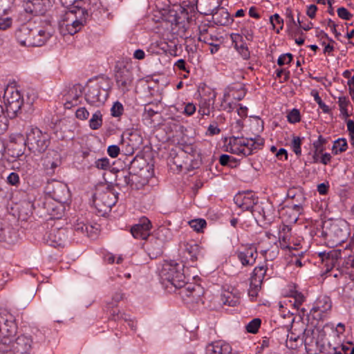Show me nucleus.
Listing matches in <instances>:
<instances>
[{
	"mask_svg": "<svg viewBox=\"0 0 354 354\" xmlns=\"http://www.w3.org/2000/svg\"><path fill=\"white\" fill-rule=\"evenodd\" d=\"M342 266L345 270H354V252L344 259Z\"/></svg>",
	"mask_w": 354,
	"mask_h": 354,
	"instance_id": "774afa93",
	"label": "nucleus"
},
{
	"mask_svg": "<svg viewBox=\"0 0 354 354\" xmlns=\"http://www.w3.org/2000/svg\"><path fill=\"white\" fill-rule=\"evenodd\" d=\"M174 68L185 72L187 74L190 73V66L187 65L186 61L183 59L177 60L174 64Z\"/></svg>",
	"mask_w": 354,
	"mask_h": 354,
	"instance_id": "69168bd1",
	"label": "nucleus"
},
{
	"mask_svg": "<svg viewBox=\"0 0 354 354\" xmlns=\"http://www.w3.org/2000/svg\"><path fill=\"white\" fill-rule=\"evenodd\" d=\"M171 16L173 17V19L170 20L171 23L176 26H181L183 28H185L186 25L192 21V16L184 8H180L179 12H175V14Z\"/></svg>",
	"mask_w": 354,
	"mask_h": 354,
	"instance_id": "473e14b6",
	"label": "nucleus"
},
{
	"mask_svg": "<svg viewBox=\"0 0 354 354\" xmlns=\"http://www.w3.org/2000/svg\"><path fill=\"white\" fill-rule=\"evenodd\" d=\"M246 93L247 90L243 84L234 83L225 88L223 94V100H227L230 97H232L237 101H241L245 97Z\"/></svg>",
	"mask_w": 354,
	"mask_h": 354,
	"instance_id": "aec40b11",
	"label": "nucleus"
},
{
	"mask_svg": "<svg viewBox=\"0 0 354 354\" xmlns=\"http://www.w3.org/2000/svg\"><path fill=\"white\" fill-rule=\"evenodd\" d=\"M86 3L87 8H82L80 6L71 7L62 15L59 22V32L62 35H73L79 32L89 17L95 21L109 18V10L100 0H87Z\"/></svg>",
	"mask_w": 354,
	"mask_h": 354,
	"instance_id": "f257e3e1",
	"label": "nucleus"
},
{
	"mask_svg": "<svg viewBox=\"0 0 354 354\" xmlns=\"http://www.w3.org/2000/svg\"><path fill=\"white\" fill-rule=\"evenodd\" d=\"M287 198L294 201L295 202L294 205H301L302 207L306 200L304 190L300 186L290 187L287 192Z\"/></svg>",
	"mask_w": 354,
	"mask_h": 354,
	"instance_id": "72a5a7b5",
	"label": "nucleus"
},
{
	"mask_svg": "<svg viewBox=\"0 0 354 354\" xmlns=\"http://www.w3.org/2000/svg\"><path fill=\"white\" fill-rule=\"evenodd\" d=\"M30 24H21L15 32L17 41L22 46H27L30 39L32 28Z\"/></svg>",
	"mask_w": 354,
	"mask_h": 354,
	"instance_id": "bb28decb",
	"label": "nucleus"
},
{
	"mask_svg": "<svg viewBox=\"0 0 354 354\" xmlns=\"http://www.w3.org/2000/svg\"><path fill=\"white\" fill-rule=\"evenodd\" d=\"M151 223H138L131 227V233L136 239H145L150 234Z\"/></svg>",
	"mask_w": 354,
	"mask_h": 354,
	"instance_id": "c85d7f7f",
	"label": "nucleus"
},
{
	"mask_svg": "<svg viewBox=\"0 0 354 354\" xmlns=\"http://www.w3.org/2000/svg\"><path fill=\"white\" fill-rule=\"evenodd\" d=\"M145 184V180L136 174H131V188L132 189H140Z\"/></svg>",
	"mask_w": 354,
	"mask_h": 354,
	"instance_id": "6e6d98bb",
	"label": "nucleus"
},
{
	"mask_svg": "<svg viewBox=\"0 0 354 354\" xmlns=\"http://www.w3.org/2000/svg\"><path fill=\"white\" fill-rule=\"evenodd\" d=\"M287 120L291 124H295L301 120L300 112L297 109H292L287 115Z\"/></svg>",
	"mask_w": 354,
	"mask_h": 354,
	"instance_id": "0e129e2a",
	"label": "nucleus"
},
{
	"mask_svg": "<svg viewBox=\"0 0 354 354\" xmlns=\"http://www.w3.org/2000/svg\"><path fill=\"white\" fill-rule=\"evenodd\" d=\"M86 236L95 238L100 231V225L99 223H86Z\"/></svg>",
	"mask_w": 354,
	"mask_h": 354,
	"instance_id": "3c124183",
	"label": "nucleus"
},
{
	"mask_svg": "<svg viewBox=\"0 0 354 354\" xmlns=\"http://www.w3.org/2000/svg\"><path fill=\"white\" fill-rule=\"evenodd\" d=\"M61 207H50V205L47 208V211L48 212V214L50 216V220H58L60 219L62 216L64 206V205L61 204Z\"/></svg>",
	"mask_w": 354,
	"mask_h": 354,
	"instance_id": "603ef678",
	"label": "nucleus"
},
{
	"mask_svg": "<svg viewBox=\"0 0 354 354\" xmlns=\"http://www.w3.org/2000/svg\"><path fill=\"white\" fill-rule=\"evenodd\" d=\"M176 148H178L185 152L186 155L189 156H192L194 158V154L196 153V149L191 144H187L186 142H178L175 146Z\"/></svg>",
	"mask_w": 354,
	"mask_h": 354,
	"instance_id": "4d7b16f0",
	"label": "nucleus"
},
{
	"mask_svg": "<svg viewBox=\"0 0 354 354\" xmlns=\"http://www.w3.org/2000/svg\"><path fill=\"white\" fill-rule=\"evenodd\" d=\"M330 346L329 343L327 354H354V346L351 343L342 344L333 348Z\"/></svg>",
	"mask_w": 354,
	"mask_h": 354,
	"instance_id": "58836bf2",
	"label": "nucleus"
},
{
	"mask_svg": "<svg viewBox=\"0 0 354 354\" xmlns=\"http://www.w3.org/2000/svg\"><path fill=\"white\" fill-rule=\"evenodd\" d=\"M169 160L170 163L176 166L178 171H189L199 167L200 162L194 160V157L186 155L178 148H171L169 151Z\"/></svg>",
	"mask_w": 354,
	"mask_h": 354,
	"instance_id": "6e6552de",
	"label": "nucleus"
},
{
	"mask_svg": "<svg viewBox=\"0 0 354 354\" xmlns=\"http://www.w3.org/2000/svg\"><path fill=\"white\" fill-rule=\"evenodd\" d=\"M285 16L288 32L292 36H296L298 30V28H297V21L295 20L294 15L290 8H286Z\"/></svg>",
	"mask_w": 354,
	"mask_h": 354,
	"instance_id": "e433bc0d",
	"label": "nucleus"
},
{
	"mask_svg": "<svg viewBox=\"0 0 354 354\" xmlns=\"http://www.w3.org/2000/svg\"><path fill=\"white\" fill-rule=\"evenodd\" d=\"M210 100H201L199 104L198 113L202 116L210 114Z\"/></svg>",
	"mask_w": 354,
	"mask_h": 354,
	"instance_id": "052dcab7",
	"label": "nucleus"
},
{
	"mask_svg": "<svg viewBox=\"0 0 354 354\" xmlns=\"http://www.w3.org/2000/svg\"><path fill=\"white\" fill-rule=\"evenodd\" d=\"M237 257L243 266H252L257 257V248L252 244L243 246L237 252Z\"/></svg>",
	"mask_w": 354,
	"mask_h": 354,
	"instance_id": "a211bd4d",
	"label": "nucleus"
},
{
	"mask_svg": "<svg viewBox=\"0 0 354 354\" xmlns=\"http://www.w3.org/2000/svg\"><path fill=\"white\" fill-rule=\"evenodd\" d=\"M230 37L234 48L242 58L245 60L249 59L250 57V52L243 37H242V35L239 33H232Z\"/></svg>",
	"mask_w": 354,
	"mask_h": 354,
	"instance_id": "5701e85b",
	"label": "nucleus"
},
{
	"mask_svg": "<svg viewBox=\"0 0 354 354\" xmlns=\"http://www.w3.org/2000/svg\"><path fill=\"white\" fill-rule=\"evenodd\" d=\"M163 241L159 238H152L145 244V248L151 259H156L162 254Z\"/></svg>",
	"mask_w": 354,
	"mask_h": 354,
	"instance_id": "393cba45",
	"label": "nucleus"
},
{
	"mask_svg": "<svg viewBox=\"0 0 354 354\" xmlns=\"http://www.w3.org/2000/svg\"><path fill=\"white\" fill-rule=\"evenodd\" d=\"M327 143V139L319 135L317 140L315 141L313 144L314 150L317 152L323 153L325 150V145Z\"/></svg>",
	"mask_w": 354,
	"mask_h": 354,
	"instance_id": "680f3d73",
	"label": "nucleus"
},
{
	"mask_svg": "<svg viewBox=\"0 0 354 354\" xmlns=\"http://www.w3.org/2000/svg\"><path fill=\"white\" fill-rule=\"evenodd\" d=\"M276 228L277 230L275 231L270 230L269 232H266L267 236L270 238V236L272 235L276 237L275 234H277L281 248L290 250L291 248L290 245L291 226L285 225L284 223H279Z\"/></svg>",
	"mask_w": 354,
	"mask_h": 354,
	"instance_id": "9b49d317",
	"label": "nucleus"
},
{
	"mask_svg": "<svg viewBox=\"0 0 354 354\" xmlns=\"http://www.w3.org/2000/svg\"><path fill=\"white\" fill-rule=\"evenodd\" d=\"M258 200L252 192H239L234 197V203L245 214L258 203Z\"/></svg>",
	"mask_w": 354,
	"mask_h": 354,
	"instance_id": "dca6fc26",
	"label": "nucleus"
},
{
	"mask_svg": "<svg viewBox=\"0 0 354 354\" xmlns=\"http://www.w3.org/2000/svg\"><path fill=\"white\" fill-rule=\"evenodd\" d=\"M255 26L254 21L248 19L244 21L243 26L241 28V33L242 37L245 38L250 41H252L254 39V31Z\"/></svg>",
	"mask_w": 354,
	"mask_h": 354,
	"instance_id": "ea45409f",
	"label": "nucleus"
},
{
	"mask_svg": "<svg viewBox=\"0 0 354 354\" xmlns=\"http://www.w3.org/2000/svg\"><path fill=\"white\" fill-rule=\"evenodd\" d=\"M270 21L272 26L273 30L276 31L277 33H279L280 30H281L283 28V19L280 17V15L277 13L270 16Z\"/></svg>",
	"mask_w": 354,
	"mask_h": 354,
	"instance_id": "8fccbe9b",
	"label": "nucleus"
},
{
	"mask_svg": "<svg viewBox=\"0 0 354 354\" xmlns=\"http://www.w3.org/2000/svg\"><path fill=\"white\" fill-rule=\"evenodd\" d=\"M221 301L223 304L229 306H235L239 304V299L234 297L230 292L223 294L221 296Z\"/></svg>",
	"mask_w": 354,
	"mask_h": 354,
	"instance_id": "864d4df0",
	"label": "nucleus"
},
{
	"mask_svg": "<svg viewBox=\"0 0 354 354\" xmlns=\"http://www.w3.org/2000/svg\"><path fill=\"white\" fill-rule=\"evenodd\" d=\"M131 172L122 171L116 175L115 185L120 187H131Z\"/></svg>",
	"mask_w": 354,
	"mask_h": 354,
	"instance_id": "37998d69",
	"label": "nucleus"
},
{
	"mask_svg": "<svg viewBox=\"0 0 354 354\" xmlns=\"http://www.w3.org/2000/svg\"><path fill=\"white\" fill-rule=\"evenodd\" d=\"M118 194L112 185H100L95 189L93 203L98 216H104L117 203Z\"/></svg>",
	"mask_w": 354,
	"mask_h": 354,
	"instance_id": "7ed1b4c3",
	"label": "nucleus"
},
{
	"mask_svg": "<svg viewBox=\"0 0 354 354\" xmlns=\"http://www.w3.org/2000/svg\"><path fill=\"white\" fill-rule=\"evenodd\" d=\"M89 127L92 130H97L102 126L103 123L102 114L100 111H96L93 115L91 118L89 120Z\"/></svg>",
	"mask_w": 354,
	"mask_h": 354,
	"instance_id": "a18cd8bd",
	"label": "nucleus"
},
{
	"mask_svg": "<svg viewBox=\"0 0 354 354\" xmlns=\"http://www.w3.org/2000/svg\"><path fill=\"white\" fill-rule=\"evenodd\" d=\"M348 149L347 140L344 138H339L334 141L333 146L332 148L333 153L337 155L344 152Z\"/></svg>",
	"mask_w": 354,
	"mask_h": 354,
	"instance_id": "49530a36",
	"label": "nucleus"
},
{
	"mask_svg": "<svg viewBox=\"0 0 354 354\" xmlns=\"http://www.w3.org/2000/svg\"><path fill=\"white\" fill-rule=\"evenodd\" d=\"M87 0H59L61 4L69 10V8L80 6L82 8H87Z\"/></svg>",
	"mask_w": 354,
	"mask_h": 354,
	"instance_id": "5fc2aeb1",
	"label": "nucleus"
},
{
	"mask_svg": "<svg viewBox=\"0 0 354 354\" xmlns=\"http://www.w3.org/2000/svg\"><path fill=\"white\" fill-rule=\"evenodd\" d=\"M266 271L267 268L263 266L256 267L254 269L250 278V282H252V285L256 287L257 286H261L266 276Z\"/></svg>",
	"mask_w": 354,
	"mask_h": 354,
	"instance_id": "4c0bfd02",
	"label": "nucleus"
},
{
	"mask_svg": "<svg viewBox=\"0 0 354 354\" xmlns=\"http://www.w3.org/2000/svg\"><path fill=\"white\" fill-rule=\"evenodd\" d=\"M180 248L187 253L192 262L196 261L204 256L202 247L194 241L181 243Z\"/></svg>",
	"mask_w": 354,
	"mask_h": 354,
	"instance_id": "412c9836",
	"label": "nucleus"
},
{
	"mask_svg": "<svg viewBox=\"0 0 354 354\" xmlns=\"http://www.w3.org/2000/svg\"><path fill=\"white\" fill-rule=\"evenodd\" d=\"M219 163L224 167L236 168L240 164V160L227 154H222L219 157Z\"/></svg>",
	"mask_w": 354,
	"mask_h": 354,
	"instance_id": "c03bdc74",
	"label": "nucleus"
},
{
	"mask_svg": "<svg viewBox=\"0 0 354 354\" xmlns=\"http://www.w3.org/2000/svg\"><path fill=\"white\" fill-rule=\"evenodd\" d=\"M50 37L51 35L46 30L42 28H32L30 39L28 41V47L41 46L46 43Z\"/></svg>",
	"mask_w": 354,
	"mask_h": 354,
	"instance_id": "6ab92c4d",
	"label": "nucleus"
},
{
	"mask_svg": "<svg viewBox=\"0 0 354 354\" xmlns=\"http://www.w3.org/2000/svg\"><path fill=\"white\" fill-rule=\"evenodd\" d=\"M290 297H292L294 299V301L292 304V306H294V308L297 310H301V311L302 312V316H304L306 313V309L304 308H301V307L306 299L304 295L301 292H300L296 290H290Z\"/></svg>",
	"mask_w": 354,
	"mask_h": 354,
	"instance_id": "a19ab883",
	"label": "nucleus"
},
{
	"mask_svg": "<svg viewBox=\"0 0 354 354\" xmlns=\"http://www.w3.org/2000/svg\"><path fill=\"white\" fill-rule=\"evenodd\" d=\"M111 115L115 118L120 117L124 112V106L120 102L117 101L113 103L111 109Z\"/></svg>",
	"mask_w": 354,
	"mask_h": 354,
	"instance_id": "e2e57ef3",
	"label": "nucleus"
},
{
	"mask_svg": "<svg viewBox=\"0 0 354 354\" xmlns=\"http://www.w3.org/2000/svg\"><path fill=\"white\" fill-rule=\"evenodd\" d=\"M33 348V340L30 335H21L10 344V348L15 354H30Z\"/></svg>",
	"mask_w": 354,
	"mask_h": 354,
	"instance_id": "4468645a",
	"label": "nucleus"
},
{
	"mask_svg": "<svg viewBox=\"0 0 354 354\" xmlns=\"http://www.w3.org/2000/svg\"><path fill=\"white\" fill-rule=\"evenodd\" d=\"M25 147L26 146L24 145L19 146L15 143L8 147V154L12 158H18L24 155Z\"/></svg>",
	"mask_w": 354,
	"mask_h": 354,
	"instance_id": "de8ad7c7",
	"label": "nucleus"
},
{
	"mask_svg": "<svg viewBox=\"0 0 354 354\" xmlns=\"http://www.w3.org/2000/svg\"><path fill=\"white\" fill-rule=\"evenodd\" d=\"M304 207L301 205H294L283 208L280 212L282 221H298L299 216L303 214Z\"/></svg>",
	"mask_w": 354,
	"mask_h": 354,
	"instance_id": "4be33fe9",
	"label": "nucleus"
},
{
	"mask_svg": "<svg viewBox=\"0 0 354 354\" xmlns=\"http://www.w3.org/2000/svg\"><path fill=\"white\" fill-rule=\"evenodd\" d=\"M323 263H324L326 267V270L328 271L331 270L335 265L337 258L338 254L336 251L332 250L328 252H322L318 254Z\"/></svg>",
	"mask_w": 354,
	"mask_h": 354,
	"instance_id": "c9c22d12",
	"label": "nucleus"
},
{
	"mask_svg": "<svg viewBox=\"0 0 354 354\" xmlns=\"http://www.w3.org/2000/svg\"><path fill=\"white\" fill-rule=\"evenodd\" d=\"M264 143V139L260 136L254 139L232 136L230 138L227 151L231 153L246 157L261 149L263 147Z\"/></svg>",
	"mask_w": 354,
	"mask_h": 354,
	"instance_id": "20e7f679",
	"label": "nucleus"
},
{
	"mask_svg": "<svg viewBox=\"0 0 354 354\" xmlns=\"http://www.w3.org/2000/svg\"><path fill=\"white\" fill-rule=\"evenodd\" d=\"M184 266L181 263L171 262L163 265L160 272L161 283L169 291L182 288L185 284Z\"/></svg>",
	"mask_w": 354,
	"mask_h": 354,
	"instance_id": "f03ea898",
	"label": "nucleus"
},
{
	"mask_svg": "<svg viewBox=\"0 0 354 354\" xmlns=\"http://www.w3.org/2000/svg\"><path fill=\"white\" fill-rule=\"evenodd\" d=\"M212 21L217 26H229L234 21L233 17H231L227 10L223 8H216V12H213Z\"/></svg>",
	"mask_w": 354,
	"mask_h": 354,
	"instance_id": "cd10ccee",
	"label": "nucleus"
},
{
	"mask_svg": "<svg viewBox=\"0 0 354 354\" xmlns=\"http://www.w3.org/2000/svg\"><path fill=\"white\" fill-rule=\"evenodd\" d=\"M246 214L251 215L254 221H262L266 219L263 207L258 203Z\"/></svg>",
	"mask_w": 354,
	"mask_h": 354,
	"instance_id": "79ce46f5",
	"label": "nucleus"
},
{
	"mask_svg": "<svg viewBox=\"0 0 354 354\" xmlns=\"http://www.w3.org/2000/svg\"><path fill=\"white\" fill-rule=\"evenodd\" d=\"M261 253L265 257L266 260H273L275 259L279 254L278 247L276 246L274 250L270 248L262 250Z\"/></svg>",
	"mask_w": 354,
	"mask_h": 354,
	"instance_id": "338daca9",
	"label": "nucleus"
},
{
	"mask_svg": "<svg viewBox=\"0 0 354 354\" xmlns=\"http://www.w3.org/2000/svg\"><path fill=\"white\" fill-rule=\"evenodd\" d=\"M210 26L209 23H201L198 26V41L204 42L208 45H212V42L219 41L217 35L209 30Z\"/></svg>",
	"mask_w": 354,
	"mask_h": 354,
	"instance_id": "a878e982",
	"label": "nucleus"
},
{
	"mask_svg": "<svg viewBox=\"0 0 354 354\" xmlns=\"http://www.w3.org/2000/svg\"><path fill=\"white\" fill-rule=\"evenodd\" d=\"M50 136L46 132H42L39 128H31L26 133L24 145L34 154L44 153L50 145Z\"/></svg>",
	"mask_w": 354,
	"mask_h": 354,
	"instance_id": "39448f33",
	"label": "nucleus"
},
{
	"mask_svg": "<svg viewBox=\"0 0 354 354\" xmlns=\"http://www.w3.org/2000/svg\"><path fill=\"white\" fill-rule=\"evenodd\" d=\"M44 193L49 198L62 205H70L72 201L71 191L65 183L53 179L44 187Z\"/></svg>",
	"mask_w": 354,
	"mask_h": 354,
	"instance_id": "423d86ee",
	"label": "nucleus"
},
{
	"mask_svg": "<svg viewBox=\"0 0 354 354\" xmlns=\"http://www.w3.org/2000/svg\"><path fill=\"white\" fill-rule=\"evenodd\" d=\"M3 324H1V342H4L6 339L12 343L11 337L15 335L17 330V324L14 317L11 314L3 311L2 312Z\"/></svg>",
	"mask_w": 354,
	"mask_h": 354,
	"instance_id": "f8f14e48",
	"label": "nucleus"
},
{
	"mask_svg": "<svg viewBox=\"0 0 354 354\" xmlns=\"http://www.w3.org/2000/svg\"><path fill=\"white\" fill-rule=\"evenodd\" d=\"M302 139L299 136H293L290 147L292 150L296 154L297 157L301 155V142Z\"/></svg>",
	"mask_w": 354,
	"mask_h": 354,
	"instance_id": "13d9d810",
	"label": "nucleus"
},
{
	"mask_svg": "<svg viewBox=\"0 0 354 354\" xmlns=\"http://www.w3.org/2000/svg\"><path fill=\"white\" fill-rule=\"evenodd\" d=\"M24 8L26 12L35 16L44 15L47 11L46 5L42 3L37 4L35 2L31 1L30 0L24 1Z\"/></svg>",
	"mask_w": 354,
	"mask_h": 354,
	"instance_id": "f704fd0d",
	"label": "nucleus"
},
{
	"mask_svg": "<svg viewBox=\"0 0 354 354\" xmlns=\"http://www.w3.org/2000/svg\"><path fill=\"white\" fill-rule=\"evenodd\" d=\"M18 225L12 223H0V242L8 245L16 243L19 239Z\"/></svg>",
	"mask_w": 354,
	"mask_h": 354,
	"instance_id": "ddd939ff",
	"label": "nucleus"
},
{
	"mask_svg": "<svg viewBox=\"0 0 354 354\" xmlns=\"http://www.w3.org/2000/svg\"><path fill=\"white\" fill-rule=\"evenodd\" d=\"M180 294L182 295L183 297H187L189 298H192L193 301H197L202 293L201 288L200 286L192 283H187L183 287L180 288Z\"/></svg>",
	"mask_w": 354,
	"mask_h": 354,
	"instance_id": "2f4dec72",
	"label": "nucleus"
},
{
	"mask_svg": "<svg viewBox=\"0 0 354 354\" xmlns=\"http://www.w3.org/2000/svg\"><path fill=\"white\" fill-rule=\"evenodd\" d=\"M108 91L102 88L99 82H90L86 86L85 100L91 106L98 107L103 104L108 97Z\"/></svg>",
	"mask_w": 354,
	"mask_h": 354,
	"instance_id": "1a4fd4ad",
	"label": "nucleus"
},
{
	"mask_svg": "<svg viewBox=\"0 0 354 354\" xmlns=\"http://www.w3.org/2000/svg\"><path fill=\"white\" fill-rule=\"evenodd\" d=\"M217 0H196V7L198 12L203 15H209L218 8Z\"/></svg>",
	"mask_w": 354,
	"mask_h": 354,
	"instance_id": "c756f323",
	"label": "nucleus"
},
{
	"mask_svg": "<svg viewBox=\"0 0 354 354\" xmlns=\"http://www.w3.org/2000/svg\"><path fill=\"white\" fill-rule=\"evenodd\" d=\"M6 113L9 118H14L21 111L24 104V98L20 92L15 89L6 91L3 96Z\"/></svg>",
	"mask_w": 354,
	"mask_h": 354,
	"instance_id": "9d476101",
	"label": "nucleus"
},
{
	"mask_svg": "<svg viewBox=\"0 0 354 354\" xmlns=\"http://www.w3.org/2000/svg\"><path fill=\"white\" fill-rule=\"evenodd\" d=\"M261 324V321L259 318L251 320L246 326V330L248 333L255 334L259 330Z\"/></svg>",
	"mask_w": 354,
	"mask_h": 354,
	"instance_id": "bf43d9fd",
	"label": "nucleus"
},
{
	"mask_svg": "<svg viewBox=\"0 0 354 354\" xmlns=\"http://www.w3.org/2000/svg\"><path fill=\"white\" fill-rule=\"evenodd\" d=\"M116 85L118 88L125 93L130 90L132 85L133 77L132 72L126 66L118 68L115 75Z\"/></svg>",
	"mask_w": 354,
	"mask_h": 354,
	"instance_id": "2eb2a0df",
	"label": "nucleus"
},
{
	"mask_svg": "<svg viewBox=\"0 0 354 354\" xmlns=\"http://www.w3.org/2000/svg\"><path fill=\"white\" fill-rule=\"evenodd\" d=\"M82 157L84 160H86L88 162L90 161H93V164H92L88 168L94 167L101 170H109L111 168L110 160L106 157L97 158L95 153H91V151H84Z\"/></svg>",
	"mask_w": 354,
	"mask_h": 354,
	"instance_id": "b1692460",
	"label": "nucleus"
},
{
	"mask_svg": "<svg viewBox=\"0 0 354 354\" xmlns=\"http://www.w3.org/2000/svg\"><path fill=\"white\" fill-rule=\"evenodd\" d=\"M337 103L339 106L341 114L344 116V118H347L349 117L347 107L349 104H351V102L348 97L346 96H340L338 97Z\"/></svg>",
	"mask_w": 354,
	"mask_h": 354,
	"instance_id": "09e8293b",
	"label": "nucleus"
},
{
	"mask_svg": "<svg viewBox=\"0 0 354 354\" xmlns=\"http://www.w3.org/2000/svg\"><path fill=\"white\" fill-rule=\"evenodd\" d=\"M332 302L330 297L323 295L319 296L314 303L310 310V313L315 318L321 319L324 314L330 310Z\"/></svg>",
	"mask_w": 354,
	"mask_h": 354,
	"instance_id": "f3484780",
	"label": "nucleus"
},
{
	"mask_svg": "<svg viewBox=\"0 0 354 354\" xmlns=\"http://www.w3.org/2000/svg\"><path fill=\"white\" fill-rule=\"evenodd\" d=\"M311 330L305 328L303 322L292 326L291 331L286 335V346L290 349H296L303 343L310 345L313 339L310 337Z\"/></svg>",
	"mask_w": 354,
	"mask_h": 354,
	"instance_id": "0eeeda50",
	"label": "nucleus"
},
{
	"mask_svg": "<svg viewBox=\"0 0 354 354\" xmlns=\"http://www.w3.org/2000/svg\"><path fill=\"white\" fill-rule=\"evenodd\" d=\"M231 346L223 341L214 342L206 347V354H229Z\"/></svg>",
	"mask_w": 354,
	"mask_h": 354,
	"instance_id": "7c9ffc66",
	"label": "nucleus"
}]
</instances>
